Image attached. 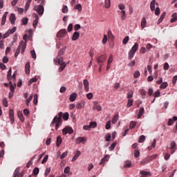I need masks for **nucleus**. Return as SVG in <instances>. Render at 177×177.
<instances>
[{"instance_id": "nucleus-1", "label": "nucleus", "mask_w": 177, "mask_h": 177, "mask_svg": "<svg viewBox=\"0 0 177 177\" xmlns=\"http://www.w3.org/2000/svg\"><path fill=\"white\" fill-rule=\"evenodd\" d=\"M62 117L63 119H62ZM68 117H70L68 113L66 112L63 115L62 112H59L58 116L56 115L53 118V121L51 122L50 126L53 127V125L55 124V129L56 131H57V129H59V127H62L63 120H64V121H67V120H68Z\"/></svg>"}, {"instance_id": "nucleus-2", "label": "nucleus", "mask_w": 177, "mask_h": 177, "mask_svg": "<svg viewBox=\"0 0 177 177\" xmlns=\"http://www.w3.org/2000/svg\"><path fill=\"white\" fill-rule=\"evenodd\" d=\"M66 49H67V46H64V48H61L58 52L57 57L54 59V62L55 63V64H59L60 66L59 68V73H62V71H63V70L66 68V66H67V64L63 62V57H62L63 56V55H64Z\"/></svg>"}, {"instance_id": "nucleus-3", "label": "nucleus", "mask_w": 177, "mask_h": 177, "mask_svg": "<svg viewBox=\"0 0 177 177\" xmlns=\"http://www.w3.org/2000/svg\"><path fill=\"white\" fill-rule=\"evenodd\" d=\"M26 48H27V44L24 42V41H21L15 53V57H17L19 56L20 54V50H21V53L23 55L26 50Z\"/></svg>"}, {"instance_id": "nucleus-4", "label": "nucleus", "mask_w": 177, "mask_h": 177, "mask_svg": "<svg viewBox=\"0 0 177 177\" xmlns=\"http://www.w3.org/2000/svg\"><path fill=\"white\" fill-rule=\"evenodd\" d=\"M34 10L38 13L39 16H42L44 15V12H45V8H44V6L41 5H37L34 7Z\"/></svg>"}, {"instance_id": "nucleus-5", "label": "nucleus", "mask_w": 177, "mask_h": 177, "mask_svg": "<svg viewBox=\"0 0 177 177\" xmlns=\"http://www.w3.org/2000/svg\"><path fill=\"white\" fill-rule=\"evenodd\" d=\"M107 57L106 55H102L97 58V63H98L100 67H102L103 63L106 61Z\"/></svg>"}, {"instance_id": "nucleus-6", "label": "nucleus", "mask_w": 177, "mask_h": 177, "mask_svg": "<svg viewBox=\"0 0 177 177\" xmlns=\"http://www.w3.org/2000/svg\"><path fill=\"white\" fill-rule=\"evenodd\" d=\"M66 34H67V30L66 29H61L57 34V38L60 39L61 38H64L66 36Z\"/></svg>"}, {"instance_id": "nucleus-7", "label": "nucleus", "mask_w": 177, "mask_h": 177, "mask_svg": "<svg viewBox=\"0 0 177 177\" xmlns=\"http://www.w3.org/2000/svg\"><path fill=\"white\" fill-rule=\"evenodd\" d=\"M32 16L35 19V20L33 21L32 26L34 28H37V26H38V21H39V17H38L37 13H33Z\"/></svg>"}, {"instance_id": "nucleus-8", "label": "nucleus", "mask_w": 177, "mask_h": 177, "mask_svg": "<svg viewBox=\"0 0 177 177\" xmlns=\"http://www.w3.org/2000/svg\"><path fill=\"white\" fill-rule=\"evenodd\" d=\"M74 132V130H73V128L66 127L62 130L63 135H66L67 133H69V135H71Z\"/></svg>"}, {"instance_id": "nucleus-9", "label": "nucleus", "mask_w": 177, "mask_h": 177, "mask_svg": "<svg viewBox=\"0 0 177 177\" xmlns=\"http://www.w3.org/2000/svg\"><path fill=\"white\" fill-rule=\"evenodd\" d=\"M110 158V156L109 155H105L102 159L101 160L100 162V165H104V164H106V162H107V161H109V159Z\"/></svg>"}, {"instance_id": "nucleus-10", "label": "nucleus", "mask_w": 177, "mask_h": 177, "mask_svg": "<svg viewBox=\"0 0 177 177\" xmlns=\"http://www.w3.org/2000/svg\"><path fill=\"white\" fill-rule=\"evenodd\" d=\"M85 142H86V138L84 137H78L76 138V143L77 145H80L81 143H83V145H84Z\"/></svg>"}, {"instance_id": "nucleus-11", "label": "nucleus", "mask_w": 177, "mask_h": 177, "mask_svg": "<svg viewBox=\"0 0 177 177\" xmlns=\"http://www.w3.org/2000/svg\"><path fill=\"white\" fill-rule=\"evenodd\" d=\"M9 117L11 120V124H13V122H15V112L13 111V109H10Z\"/></svg>"}, {"instance_id": "nucleus-12", "label": "nucleus", "mask_w": 177, "mask_h": 177, "mask_svg": "<svg viewBox=\"0 0 177 177\" xmlns=\"http://www.w3.org/2000/svg\"><path fill=\"white\" fill-rule=\"evenodd\" d=\"M171 154H174V153L176 151V142H175V141L171 142Z\"/></svg>"}, {"instance_id": "nucleus-13", "label": "nucleus", "mask_w": 177, "mask_h": 177, "mask_svg": "<svg viewBox=\"0 0 177 177\" xmlns=\"http://www.w3.org/2000/svg\"><path fill=\"white\" fill-rule=\"evenodd\" d=\"M83 84H84V90L86 91V92H89V82L88 81V80H84L83 81Z\"/></svg>"}, {"instance_id": "nucleus-14", "label": "nucleus", "mask_w": 177, "mask_h": 177, "mask_svg": "<svg viewBox=\"0 0 177 177\" xmlns=\"http://www.w3.org/2000/svg\"><path fill=\"white\" fill-rule=\"evenodd\" d=\"M10 21L11 24H15L16 23V15L12 13L10 16Z\"/></svg>"}, {"instance_id": "nucleus-15", "label": "nucleus", "mask_w": 177, "mask_h": 177, "mask_svg": "<svg viewBox=\"0 0 177 177\" xmlns=\"http://www.w3.org/2000/svg\"><path fill=\"white\" fill-rule=\"evenodd\" d=\"M80 156H81V151H77L75 156L72 158V162H74L78 158V157H80Z\"/></svg>"}, {"instance_id": "nucleus-16", "label": "nucleus", "mask_w": 177, "mask_h": 177, "mask_svg": "<svg viewBox=\"0 0 177 177\" xmlns=\"http://www.w3.org/2000/svg\"><path fill=\"white\" fill-rule=\"evenodd\" d=\"M80 38V32H75L72 36V41H77Z\"/></svg>"}, {"instance_id": "nucleus-17", "label": "nucleus", "mask_w": 177, "mask_h": 177, "mask_svg": "<svg viewBox=\"0 0 177 177\" xmlns=\"http://www.w3.org/2000/svg\"><path fill=\"white\" fill-rule=\"evenodd\" d=\"M174 121H177V117L176 116H174L171 119H169L168 121V125L169 127H171V125H174Z\"/></svg>"}, {"instance_id": "nucleus-18", "label": "nucleus", "mask_w": 177, "mask_h": 177, "mask_svg": "<svg viewBox=\"0 0 177 177\" xmlns=\"http://www.w3.org/2000/svg\"><path fill=\"white\" fill-rule=\"evenodd\" d=\"M138 48H139V44L136 42L134 44V45L132 46L130 50H131V52H134L135 53H136V50H138Z\"/></svg>"}, {"instance_id": "nucleus-19", "label": "nucleus", "mask_w": 177, "mask_h": 177, "mask_svg": "<svg viewBox=\"0 0 177 177\" xmlns=\"http://www.w3.org/2000/svg\"><path fill=\"white\" fill-rule=\"evenodd\" d=\"M150 8L151 12H154L156 10V0H153L150 3Z\"/></svg>"}, {"instance_id": "nucleus-20", "label": "nucleus", "mask_w": 177, "mask_h": 177, "mask_svg": "<svg viewBox=\"0 0 177 177\" xmlns=\"http://www.w3.org/2000/svg\"><path fill=\"white\" fill-rule=\"evenodd\" d=\"M75 99H77V93H73L69 97L70 102H75Z\"/></svg>"}, {"instance_id": "nucleus-21", "label": "nucleus", "mask_w": 177, "mask_h": 177, "mask_svg": "<svg viewBox=\"0 0 177 177\" xmlns=\"http://www.w3.org/2000/svg\"><path fill=\"white\" fill-rule=\"evenodd\" d=\"M147 24V21H146L145 17H143L141 21V28H146Z\"/></svg>"}, {"instance_id": "nucleus-22", "label": "nucleus", "mask_w": 177, "mask_h": 177, "mask_svg": "<svg viewBox=\"0 0 177 177\" xmlns=\"http://www.w3.org/2000/svg\"><path fill=\"white\" fill-rule=\"evenodd\" d=\"M149 162H150V160L149 159L148 157H147L140 162V165H146V164H149Z\"/></svg>"}, {"instance_id": "nucleus-23", "label": "nucleus", "mask_w": 177, "mask_h": 177, "mask_svg": "<svg viewBox=\"0 0 177 177\" xmlns=\"http://www.w3.org/2000/svg\"><path fill=\"white\" fill-rule=\"evenodd\" d=\"M62 142H63V139L62 138L61 136H58L57 138V143H56L57 147H59L60 145H62Z\"/></svg>"}, {"instance_id": "nucleus-24", "label": "nucleus", "mask_w": 177, "mask_h": 177, "mask_svg": "<svg viewBox=\"0 0 177 177\" xmlns=\"http://www.w3.org/2000/svg\"><path fill=\"white\" fill-rule=\"evenodd\" d=\"M26 74H30V62H27L25 66Z\"/></svg>"}, {"instance_id": "nucleus-25", "label": "nucleus", "mask_w": 177, "mask_h": 177, "mask_svg": "<svg viewBox=\"0 0 177 177\" xmlns=\"http://www.w3.org/2000/svg\"><path fill=\"white\" fill-rule=\"evenodd\" d=\"M132 165V162H131V160H126L124 165V167L125 168H131Z\"/></svg>"}, {"instance_id": "nucleus-26", "label": "nucleus", "mask_w": 177, "mask_h": 177, "mask_svg": "<svg viewBox=\"0 0 177 177\" xmlns=\"http://www.w3.org/2000/svg\"><path fill=\"white\" fill-rule=\"evenodd\" d=\"M145 113V108L142 107L140 109L139 113L138 115V118H142V115Z\"/></svg>"}, {"instance_id": "nucleus-27", "label": "nucleus", "mask_w": 177, "mask_h": 177, "mask_svg": "<svg viewBox=\"0 0 177 177\" xmlns=\"http://www.w3.org/2000/svg\"><path fill=\"white\" fill-rule=\"evenodd\" d=\"M165 12H164L161 15L160 17L159 18L158 21V24H160L162 23V20H164L165 17Z\"/></svg>"}, {"instance_id": "nucleus-28", "label": "nucleus", "mask_w": 177, "mask_h": 177, "mask_svg": "<svg viewBox=\"0 0 177 177\" xmlns=\"http://www.w3.org/2000/svg\"><path fill=\"white\" fill-rule=\"evenodd\" d=\"M120 13L122 20H125L127 19V12H125V10H122Z\"/></svg>"}, {"instance_id": "nucleus-29", "label": "nucleus", "mask_w": 177, "mask_h": 177, "mask_svg": "<svg viewBox=\"0 0 177 177\" xmlns=\"http://www.w3.org/2000/svg\"><path fill=\"white\" fill-rule=\"evenodd\" d=\"M135 52L131 51V50L129 52V60H132L133 59V56H135Z\"/></svg>"}, {"instance_id": "nucleus-30", "label": "nucleus", "mask_w": 177, "mask_h": 177, "mask_svg": "<svg viewBox=\"0 0 177 177\" xmlns=\"http://www.w3.org/2000/svg\"><path fill=\"white\" fill-rule=\"evenodd\" d=\"M118 121V114H116L112 118V124H117Z\"/></svg>"}, {"instance_id": "nucleus-31", "label": "nucleus", "mask_w": 177, "mask_h": 177, "mask_svg": "<svg viewBox=\"0 0 177 177\" xmlns=\"http://www.w3.org/2000/svg\"><path fill=\"white\" fill-rule=\"evenodd\" d=\"M84 104H85L84 103V101H81V102H78L77 104V109H79L80 110H81V109H82V107H84Z\"/></svg>"}, {"instance_id": "nucleus-32", "label": "nucleus", "mask_w": 177, "mask_h": 177, "mask_svg": "<svg viewBox=\"0 0 177 177\" xmlns=\"http://www.w3.org/2000/svg\"><path fill=\"white\" fill-rule=\"evenodd\" d=\"M7 78L8 81H10L12 80V68H10L8 72Z\"/></svg>"}, {"instance_id": "nucleus-33", "label": "nucleus", "mask_w": 177, "mask_h": 177, "mask_svg": "<svg viewBox=\"0 0 177 177\" xmlns=\"http://www.w3.org/2000/svg\"><path fill=\"white\" fill-rule=\"evenodd\" d=\"M172 19H171V23H175V21H177V14L176 13H174L171 15Z\"/></svg>"}, {"instance_id": "nucleus-34", "label": "nucleus", "mask_w": 177, "mask_h": 177, "mask_svg": "<svg viewBox=\"0 0 177 177\" xmlns=\"http://www.w3.org/2000/svg\"><path fill=\"white\" fill-rule=\"evenodd\" d=\"M9 85H10V92L15 93V88L16 86V84H15V86H13V84L11 82H10Z\"/></svg>"}, {"instance_id": "nucleus-35", "label": "nucleus", "mask_w": 177, "mask_h": 177, "mask_svg": "<svg viewBox=\"0 0 177 177\" xmlns=\"http://www.w3.org/2000/svg\"><path fill=\"white\" fill-rule=\"evenodd\" d=\"M133 105V100L129 99L128 100L127 107V108L132 107Z\"/></svg>"}, {"instance_id": "nucleus-36", "label": "nucleus", "mask_w": 177, "mask_h": 177, "mask_svg": "<svg viewBox=\"0 0 177 177\" xmlns=\"http://www.w3.org/2000/svg\"><path fill=\"white\" fill-rule=\"evenodd\" d=\"M168 86V83L167 82H165L161 84L160 86V89H165Z\"/></svg>"}, {"instance_id": "nucleus-37", "label": "nucleus", "mask_w": 177, "mask_h": 177, "mask_svg": "<svg viewBox=\"0 0 177 177\" xmlns=\"http://www.w3.org/2000/svg\"><path fill=\"white\" fill-rule=\"evenodd\" d=\"M148 159L150 162L153 161V160H156L157 158V154H153L152 156H147Z\"/></svg>"}, {"instance_id": "nucleus-38", "label": "nucleus", "mask_w": 177, "mask_h": 177, "mask_svg": "<svg viewBox=\"0 0 177 177\" xmlns=\"http://www.w3.org/2000/svg\"><path fill=\"white\" fill-rule=\"evenodd\" d=\"M135 127H136V122H135V121H131V122H130L129 129H133V128H135Z\"/></svg>"}, {"instance_id": "nucleus-39", "label": "nucleus", "mask_w": 177, "mask_h": 177, "mask_svg": "<svg viewBox=\"0 0 177 177\" xmlns=\"http://www.w3.org/2000/svg\"><path fill=\"white\" fill-rule=\"evenodd\" d=\"M38 104V95H34L33 104L37 105Z\"/></svg>"}, {"instance_id": "nucleus-40", "label": "nucleus", "mask_w": 177, "mask_h": 177, "mask_svg": "<svg viewBox=\"0 0 177 177\" xmlns=\"http://www.w3.org/2000/svg\"><path fill=\"white\" fill-rule=\"evenodd\" d=\"M111 128V121H108L105 125V129H110Z\"/></svg>"}, {"instance_id": "nucleus-41", "label": "nucleus", "mask_w": 177, "mask_h": 177, "mask_svg": "<svg viewBox=\"0 0 177 177\" xmlns=\"http://www.w3.org/2000/svg\"><path fill=\"white\" fill-rule=\"evenodd\" d=\"M145 140H146V137L145 136H140L138 139L139 143H143V142H145Z\"/></svg>"}, {"instance_id": "nucleus-42", "label": "nucleus", "mask_w": 177, "mask_h": 177, "mask_svg": "<svg viewBox=\"0 0 177 177\" xmlns=\"http://www.w3.org/2000/svg\"><path fill=\"white\" fill-rule=\"evenodd\" d=\"M128 41H129V36H126L122 41V44L124 45H127V44H128Z\"/></svg>"}, {"instance_id": "nucleus-43", "label": "nucleus", "mask_w": 177, "mask_h": 177, "mask_svg": "<svg viewBox=\"0 0 177 177\" xmlns=\"http://www.w3.org/2000/svg\"><path fill=\"white\" fill-rule=\"evenodd\" d=\"M37 77H33V78H32V79H30V80H29V82H28V85H31V84H32L33 82H37Z\"/></svg>"}, {"instance_id": "nucleus-44", "label": "nucleus", "mask_w": 177, "mask_h": 177, "mask_svg": "<svg viewBox=\"0 0 177 177\" xmlns=\"http://www.w3.org/2000/svg\"><path fill=\"white\" fill-rule=\"evenodd\" d=\"M111 5V3L110 2V0H105V8H106V9H109V8H110Z\"/></svg>"}, {"instance_id": "nucleus-45", "label": "nucleus", "mask_w": 177, "mask_h": 177, "mask_svg": "<svg viewBox=\"0 0 177 177\" xmlns=\"http://www.w3.org/2000/svg\"><path fill=\"white\" fill-rule=\"evenodd\" d=\"M68 154V151H66L65 152H64L61 156H60V159L63 160L64 158H66V157H67V155Z\"/></svg>"}, {"instance_id": "nucleus-46", "label": "nucleus", "mask_w": 177, "mask_h": 177, "mask_svg": "<svg viewBox=\"0 0 177 177\" xmlns=\"http://www.w3.org/2000/svg\"><path fill=\"white\" fill-rule=\"evenodd\" d=\"M115 146H117V142H113L110 147H109V150L110 151H113L114 149H115Z\"/></svg>"}, {"instance_id": "nucleus-47", "label": "nucleus", "mask_w": 177, "mask_h": 177, "mask_svg": "<svg viewBox=\"0 0 177 177\" xmlns=\"http://www.w3.org/2000/svg\"><path fill=\"white\" fill-rule=\"evenodd\" d=\"M89 125L90 128H96V127H97V123H96V122H91Z\"/></svg>"}, {"instance_id": "nucleus-48", "label": "nucleus", "mask_w": 177, "mask_h": 177, "mask_svg": "<svg viewBox=\"0 0 177 177\" xmlns=\"http://www.w3.org/2000/svg\"><path fill=\"white\" fill-rule=\"evenodd\" d=\"M133 77L134 78H139L140 77V72L139 71H135Z\"/></svg>"}, {"instance_id": "nucleus-49", "label": "nucleus", "mask_w": 177, "mask_h": 177, "mask_svg": "<svg viewBox=\"0 0 177 177\" xmlns=\"http://www.w3.org/2000/svg\"><path fill=\"white\" fill-rule=\"evenodd\" d=\"M111 139V134H110L109 133L106 134V136H105V140L106 142H110Z\"/></svg>"}, {"instance_id": "nucleus-50", "label": "nucleus", "mask_w": 177, "mask_h": 177, "mask_svg": "<svg viewBox=\"0 0 177 177\" xmlns=\"http://www.w3.org/2000/svg\"><path fill=\"white\" fill-rule=\"evenodd\" d=\"M31 100H32V95H30V97L26 100V106H29Z\"/></svg>"}, {"instance_id": "nucleus-51", "label": "nucleus", "mask_w": 177, "mask_h": 177, "mask_svg": "<svg viewBox=\"0 0 177 177\" xmlns=\"http://www.w3.org/2000/svg\"><path fill=\"white\" fill-rule=\"evenodd\" d=\"M30 54H31L32 59H37V54L35 53V50H32L30 51Z\"/></svg>"}, {"instance_id": "nucleus-52", "label": "nucleus", "mask_w": 177, "mask_h": 177, "mask_svg": "<svg viewBox=\"0 0 177 177\" xmlns=\"http://www.w3.org/2000/svg\"><path fill=\"white\" fill-rule=\"evenodd\" d=\"M21 21H22V24H23L24 26H27V23H28V19H27V18H23V19H21Z\"/></svg>"}, {"instance_id": "nucleus-53", "label": "nucleus", "mask_w": 177, "mask_h": 177, "mask_svg": "<svg viewBox=\"0 0 177 177\" xmlns=\"http://www.w3.org/2000/svg\"><path fill=\"white\" fill-rule=\"evenodd\" d=\"M154 97H160L161 96V92L160 91H157L153 94Z\"/></svg>"}, {"instance_id": "nucleus-54", "label": "nucleus", "mask_w": 177, "mask_h": 177, "mask_svg": "<svg viewBox=\"0 0 177 177\" xmlns=\"http://www.w3.org/2000/svg\"><path fill=\"white\" fill-rule=\"evenodd\" d=\"M38 174H39V168L35 167V168L33 169V174H34V175H38Z\"/></svg>"}, {"instance_id": "nucleus-55", "label": "nucleus", "mask_w": 177, "mask_h": 177, "mask_svg": "<svg viewBox=\"0 0 177 177\" xmlns=\"http://www.w3.org/2000/svg\"><path fill=\"white\" fill-rule=\"evenodd\" d=\"M113 55L111 54V55H110V57H109V58L108 59L107 63L109 64H111V63H113Z\"/></svg>"}, {"instance_id": "nucleus-56", "label": "nucleus", "mask_w": 177, "mask_h": 177, "mask_svg": "<svg viewBox=\"0 0 177 177\" xmlns=\"http://www.w3.org/2000/svg\"><path fill=\"white\" fill-rule=\"evenodd\" d=\"M67 12H68V8L67 6H64L62 8V13H67Z\"/></svg>"}, {"instance_id": "nucleus-57", "label": "nucleus", "mask_w": 177, "mask_h": 177, "mask_svg": "<svg viewBox=\"0 0 177 177\" xmlns=\"http://www.w3.org/2000/svg\"><path fill=\"white\" fill-rule=\"evenodd\" d=\"M44 174H45L46 176H48V175H49V174H50V167H46Z\"/></svg>"}, {"instance_id": "nucleus-58", "label": "nucleus", "mask_w": 177, "mask_h": 177, "mask_svg": "<svg viewBox=\"0 0 177 177\" xmlns=\"http://www.w3.org/2000/svg\"><path fill=\"white\" fill-rule=\"evenodd\" d=\"M139 156H140V152L139 151V150H136L134 152V157L136 158H138V157H139Z\"/></svg>"}, {"instance_id": "nucleus-59", "label": "nucleus", "mask_w": 177, "mask_h": 177, "mask_svg": "<svg viewBox=\"0 0 177 177\" xmlns=\"http://www.w3.org/2000/svg\"><path fill=\"white\" fill-rule=\"evenodd\" d=\"M48 158H49V156L46 155L43 159V160L41 161V164H45V162H46V161H48Z\"/></svg>"}, {"instance_id": "nucleus-60", "label": "nucleus", "mask_w": 177, "mask_h": 177, "mask_svg": "<svg viewBox=\"0 0 177 177\" xmlns=\"http://www.w3.org/2000/svg\"><path fill=\"white\" fill-rule=\"evenodd\" d=\"M6 23V18L5 17H2L1 25L5 26Z\"/></svg>"}, {"instance_id": "nucleus-61", "label": "nucleus", "mask_w": 177, "mask_h": 177, "mask_svg": "<svg viewBox=\"0 0 177 177\" xmlns=\"http://www.w3.org/2000/svg\"><path fill=\"white\" fill-rule=\"evenodd\" d=\"M3 104L5 107H8V100L6 98L3 99Z\"/></svg>"}, {"instance_id": "nucleus-62", "label": "nucleus", "mask_w": 177, "mask_h": 177, "mask_svg": "<svg viewBox=\"0 0 177 177\" xmlns=\"http://www.w3.org/2000/svg\"><path fill=\"white\" fill-rule=\"evenodd\" d=\"M160 8L157 7L155 10V15L156 16H158V15H160Z\"/></svg>"}, {"instance_id": "nucleus-63", "label": "nucleus", "mask_w": 177, "mask_h": 177, "mask_svg": "<svg viewBox=\"0 0 177 177\" xmlns=\"http://www.w3.org/2000/svg\"><path fill=\"white\" fill-rule=\"evenodd\" d=\"M118 8L120 10H124L125 9V5L124 4H119Z\"/></svg>"}, {"instance_id": "nucleus-64", "label": "nucleus", "mask_w": 177, "mask_h": 177, "mask_svg": "<svg viewBox=\"0 0 177 177\" xmlns=\"http://www.w3.org/2000/svg\"><path fill=\"white\" fill-rule=\"evenodd\" d=\"M176 81H177V75H175V76L173 77V80H172V84H173V85H175V84H176Z\"/></svg>"}]
</instances>
